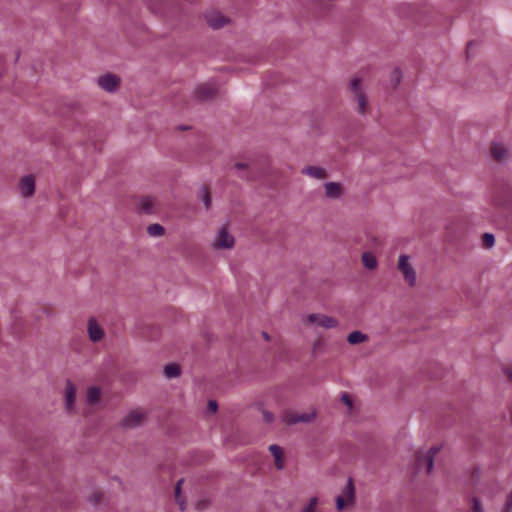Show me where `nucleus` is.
<instances>
[{
    "label": "nucleus",
    "mask_w": 512,
    "mask_h": 512,
    "mask_svg": "<svg viewBox=\"0 0 512 512\" xmlns=\"http://www.w3.org/2000/svg\"><path fill=\"white\" fill-rule=\"evenodd\" d=\"M213 251H231L235 248L236 238L229 223H223L215 228L210 240Z\"/></svg>",
    "instance_id": "obj_1"
},
{
    "label": "nucleus",
    "mask_w": 512,
    "mask_h": 512,
    "mask_svg": "<svg viewBox=\"0 0 512 512\" xmlns=\"http://www.w3.org/2000/svg\"><path fill=\"white\" fill-rule=\"evenodd\" d=\"M349 93L351 99L357 105V112L361 115L366 114L369 104L366 95L364 80L362 77L354 75L349 80Z\"/></svg>",
    "instance_id": "obj_2"
},
{
    "label": "nucleus",
    "mask_w": 512,
    "mask_h": 512,
    "mask_svg": "<svg viewBox=\"0 0 512 512\" xmlns=\"http://www.w3.org/2000/svg\"><path fill=\"white\" fill-rule=\"evenodd\" d=\"M302 323L307 327H321L326 330L339 327L337 318L324 313H308L302 316Z\"/></svg>",
    "instance_id": "obj_3"
},
{
    "label": "nucleus",
    "mask_w": 512,
    "mask_h": 512,
    "mask_svg": "<svg viewBox=\"0 0 512 512\" xmlns=\"http://www.w3.org/2000/svg\"><path fill=\"white\" fill-rule=\"evenodd\" d=\"M397 269L403 276L404 281L410 287H414L417 283V271L414 266L413 259L408 254H400L397 260Z\"/></svg>",
    "instance_id": "obj_4"
},
{
    "label": "nucleus",
    "mask_w": 512,
    "mask_h": 512,
    "mask_svg": "<svg viewBox=\"0 0 512 512\" xmlns=\"http://www.w3.org/2000/svg\"><path fill=\"white\" fill-rule=\"evenodd\" d=\"M36 176L34 174H25L21 176L17 183V191L22 199H31L36 193Z\"/></svg>",
    "instance_id": "obj_5"
},
{
    "label": "nucleus",
    "mask_w": 512,
    "mask_h": 512,
    "mask_svg": "<svg viewBox=\"0 0 512 512\" xmlns=\"http://www.w3.org/2000/svg\"><path fill=\"white\" fill-rule=\"evenodd\" d=\"M355 502V489L352 480L349 479L342 489L341 493L336 498V508L338 511H342L346 508H350Z\"/></svg>",
    "instance_id": "obj_6"
},
{
    "label": "nucleus",
    "mask_w": 512,
    "mask_h": 512,
    "mask_svg": "<svg viewBox=\"0 0 512 512\" xmlns=\"http://www.w3.org/2000/svg\"><path fill=\"white\" fill-rule=\"evenodd\" d=\"M147 419V412L142 408L130 410L121 420V426L132 429L141 426Z\"/></svg>",
    "instance_id": "obj_7"
},
{
    "label": "nucleus",
    "mask_w": 512,
    "mask_h": 512,
    "mask_svg": "<svg viewBox=\"0 0 512 512\" xmlns=\"http://www.w3.org/2000/svg\"><path fill=\"white\" fill-rule=\"evenodd\" d=\"M121 77L114 74L107 72L103 75H100L96 79V84L100 89L107 93H116L120 86H121Z\"/></svg>",
    "instance_id": "obj_8"
},
{
    "label": "nucleus",
    "mask_w": 512,
    "mask_h": 512,
    "mask_svg": "<svg viewBox=\"0 0 512 512\" xmlns=\"http://www.w3.org/2000/svg\"><path fill=\"white\" fill-rule=\"evenodd\" d=\"M77 388L72 381L67 380L64 388L65 410L72 414L76 411Z\"/></svg>",
    "instance_id": "obj_9"
},
{
    "label": "nucleus",
    "mask_w": 512,
    "mask_h": 512,
    "mask_svg": "<svg viewBox=\"0 0 512 512\" xmlns=\"http://www.w3.org/2000/svg\"><path fill=\"white\" fill-rule=\"evenodd\" d=\"M323 189L325 198L329 200H340L345 195V187L340 182H326Z\"/></svg>",
    "instance_id": "obj_10"
},
{
    "label": "nucleus",
    "mask_w": 512,
    "mask_h": 512,
    "mask_svg": "<svg viewBox=\"0 0 512 512\" xmlns=\"http://www.w3.org/2000/svg\"><path fill=\"white\" fill-rule=\"evenodd\" d=\"M87 335L91 342L97 343L104 339L105 331L95 318H89L87 322Z\"/></svg>",
    "instance_id": "obj_11"
},
{
    "label": "nucleus",
    "mask_w": 512,
    "mask_h": 512,
    "mask_svg": "<svg viewBox=\"0 0 512 512\" xmlns=\"http://www.w3.org/2000/svg\"><path fill=\"white\" fill-rule=\"evenodd\" d=\"M490 154L497 162H504L509 158V149L505 143L494 140L490 145Z\"/></svg>",
    "instance_id": "obj_12"
},
{
    "label": "nucleus",
    "mask_w": 512,
    "mask_h": 512,
    "mask_svg": "<svg viewBox=\"0 0 512 512\" xmlns=\"http://www.w3.org/2000/svg\"><path fill=\"white\" fill-rule=\"evenodd\" d=\"M439 448L432 447L428 451L422 453L417 458L418 468L425 470L427 473H430L433 470V459L434 456L438 453Z\"/></svg>",
    "instance_id": "obj_13"
},
{
    "label": "nucleus",
    "mask_w": 512,
    "mask_h": 512,
    "mask_svg": "<svg viewBox=\"0 0 512 512\" xmlns=\"http://www.w3.org/2000/svg\"><path fill=\"white\" fill-rule=\"evenodd\" d=\"M302 174H304L310 178L316 179V180H324L328 176L327 170L324 167L315 166V165H311V166H307V167L303 168Z\"/></svg>",
    "instance_id": "obj_14"
},
{
    "label": "nucleus",
    "mask_w": 512,
    "mask_h": 512,
    "mask_svg": "<svg viewBox=\"0 0 512 512\" xmlns=\"http://www.w3.org/2000/svg\"><path fill=\"white\" fill-rule=\"evenodd\" d=\"M102 389L98 386H90L86 389L85 401L88 405L94 406L100 403Z\"/></svg>",
    "instance_id": "obj_15"
},
{
    "label": "nucleus",
    "mask_w": 512,
    "mask_h": 512,
    "mask_svg": "<svg viewBox=\"0 0 512 512\" xmlns=\"http://www.w3.org/2000/svg\"><path fill=\"white\" fill-rule=\"evenodd\" d=\"M215 92H216V89L213 86L203 84V85H199L195 89L194 94H195V97L198 99L207 100L210 97H212L215 94Z\"/></svg>",
    "instance_id": "obj_16"
},
{
    "label": "nucleus",
    "mask_w": 512,
    "mask_h": 512,
    "mask_svg": "<svg viewBox=\"0 0 512 512\" xmlns=\"http://www.w3.org/2000/svg\"><path fill=\"white\" fill-rule=\"evenodd\" d=\"M368 340L369 336L359 330L352 331L347 335V342L350 345L366 343Z\"/></svg>",
    "instance_id": "obj_17"
},
{
    "label": "nucleus",
    "mask_w": 512,
    "mask_h": 512,
    "mask_svg": "<svg viewBox=\"0 0 512 512\" xmlns=\"http://www.w3.org/2000/svg\"><path fill=\"white\" fill-rule=\"evenodd\" d=\"M361 260L363 266L368 270H375L378 267V260L372 252H363L361 255Z\"/></svg>",
    "instance_id": "obj_18"
},
{
    "label": "nucleus",
    "mask_w": 512,
    "mask_h": 512,
    "mask_svg": "<svg viewBox=\"0 0 512 512\" xmlns=\"http://www.w3.org/2000/svg\"><path fill=\"white\" fill-rule=\"evenodd\" d=\"M327 350V343L322 336L316 337L311 344V351L314 355H321Z\"/></svg>",
    "instance_id": "obj_19"
},
{
    "label": "nucleus",
    "mask_w": 512,
    "mask_h": 512,
    "mask_svg": "<svg viewBox=\"0 0 512 512\" xmlns=\"http://www.w3.org/2000/svg\"><path fill=\"white\" fill-rule=\"evenodd\" d=\"M269 451L271 452L272 456L274 457L275 466L277 467V469H282L284 466V462H283L281 447L274 444L269 447Z\"/></svg>",
    "instance_id": "obj_20"
},
{
    "label": "nucleus",
    "mask_w": 512,
    "mask_h": 512,
    "mask_svg": "<svg viewBox=\"0 0 512 512\" xmlns=\"http://www.w3.org/2000/svg\"><path fill=\"white\" fill-rule=\"evenodd\" d=\"M207 22L212 28L217 29L222 27L226 23V20L219 14H209L207 15Z\"/></svg>",
    "instance_id": "obj_21"
},
{
    "label": "nucleus",
    "mask_w": 512,
    "mask_h": 512,
    "mask_svg": "<svg viewBox=\"0 0 512 512\" xmlns=\"http://www.w3.org/2000/svg\"><path fill=\"white\" fill-rule=\"evenodd\" d=\"M180 373V366L176 363H170L164 367V375L169 379L180 376Z\"/></svg>",
    "instance_id": "obj_22"
},
{
    "label": "nucleus",
    "mask_w": 512,
    "mask_h": 512,
    "mask_svg": "<svg viewBox=\"0 0 512 512\" xmlns=\"http://www.w3.org/2000/svg\"><path fill=\"white\" fill-rule=\"evenodd\" d=\"M147 232L152 237H160L165 233V229L160 224H152L147 228Z\"/></svg>",
    "instance_id": "obj_23"
},
{
    "label": "nucleus",
    "mask_w": 512,
    "mask_h": 512,
    "mask_svg": "<svg viewBox=\"0 0 512 512\" xmlns=\"http://www.w3.org/2000/svg\"><path fill=\"white\" fill-rule=\"evenodd\" d=\"M317 414L315 410H310L303 413H298L299 423H310L316 418Z\"/></svg>",
    "instance_id": "obj_24"
},
{
    "label": "nucleus",
    "mask_w": 512,
    "mask_h": 512,
    "mask_svg": "<svg viewBox=\"0 0 512 512\" xmlns=\"http://www.w3.org/2000/svg\"><path fill=\"white\" fill-rule=\"evenodd\" d=\"M282 421L286 424H297L299 423L298 420V413L292 412V411H286L282 415Z\"/></svg>",
    "instance_id": "obj_25"
},
{
    "label": "nucleus",
    "mask_w": 512,
    "mask_h": 512,
    "mask_svg": "<svg viewBox=\"0 0 512 512\" xmlns=\"http://www.w3.org/2000/svg\"><path fill=\"white\" fill-rule=\"evenodd\" d=\"M141 207L146 212H151L153 208L155 207V200L151 197H145L141 200Z\"/></svg>",
    "instance_id": "obj_26"
},
{
    "label": "nucleus",
    "mask_w": 512,
    "mask_h": 512,
    "mask_svg": "<svg viewBox=\"0 0 512 512\" xmlns=\"http://www.w3.org/2000/svg\"><path fill=\"white\" fill-rule=\"evenodd\" d=\"M317 505H318V498L312 497L309 499L308 503L303 507L301 512H316Z\"/></svg>",
    "instance_id": "obj_27"
},
{
    "label": "nucleus",
    "mask_w": 512,
    "mask_h": 512,
    "mask_svg": "<svg viewBox=\"0 0 512 512\" xmlns=\"http://www.w3.org/2000/svg\"><path fill=\"white\" fill-rule=\"evenodd\" d=\"M483 245L491 249L495 245V237L491 233H485L482 237Z\"/></svg>",
    "instance_id": "obj_28"
},
{
    "label": "nucleus",
    "mask_w": 512,
    "mask_h": 512,
    "mask_svg": "<svg viewBox=\"0 0 512 512\" xmlns=\"http://www.w3.org/2000/svg\"><path fill=\"white\" fill-rule=\"evenodd\" d=\"M183 483V480H179L177 482V485L175 487V498H176V501L178 502L179 504V507L181 510H184V502L182 501L181 499V484Z\"/></svg>",
    "instance_id": "obj_29"
},
{
    "label": "nucleus",
    "mask_w": 512,
    "mask_h": 512,
    "mask_svg": "<svg viewBox=\"0 0 512 512\" xmlns=\"http://www.w3.org/2000/svg\"><path fill=\"white\" fill-rule=\"evenodd\" d=\"M234 168L237 172L246 171L248 169V164L245 162H237L235 163Z\"/></svg>",
    "instance_id": "obj_30"
},
{
    "label": "nucleus",
    "mask_w": 512,
    "mask_h": 512,
    "mask_svg": "<svg viewBox=\"0 0 512 512\" xmlns=\"http://www.w3.org/2000/svg\"><path fill=\"white\" fill-rule=\"evenodd\" d=\"M263 418H264V421L267 423H271L274 420L273 414L269 411H263Z\"/></svg>",
    "instance_id": "obj_31"
},
{
    "label": "nucleus",
    "mask_w": 512,
    "mask_h": 512,
    "mask_svg": "<svg viewBox=\"0 0 512 512\" xmlns=\"http://www.w3.org/2000/svg\"><path fill=\"white\" fill-rule=\"evenodd\" d=\"M473 511H474V512H482V511H481V508H480V504H479V502H478V501H476V500H475V501H474V503H473Z\"/></svg>",
    "instance_id": "obj_32"
},
{
    "label": "nucleus",
    "mask_w": 512,
    "mask_h": 512,
    "mask_svg": "<svg viewBox=\"0 0 512 512\" xmlns=\"http://www.w3.org/2000/svg\"><path fill=\"white\" fill-rule=\"evenodd\" d=\"M209 408H210V410L215 412L217 410V403L215 401H210L209 402Z\"/></svg>",
    "instance_id": "obj_33"
},
{
    "label": "nucleus",
    "mask_w": 512,
    "mask_h": 512,
    "mask_svg": "<svg viewBox=\"0 0 512 512\" xmlns=\"http://www.w3.org/2000/svg\"><path fill=\"white\" fill-rule=\"evenodd\" d=\"M507 508L508 509L512 508V490H511V493H510L508 501H507Z\"/></svg>",
    "instance_id": "obj_34"
},
{
    "label": "nucleus",
    "mask_w": 512,
    "mask_h": 512,
    "mask_svg": "<svg viewBox=\"0 0 512 512\" xmlns=\"http://www.w3.org/2000/svg\"><path fill=\"white\" fill-rule=\"evenodd\" d=\"M101 498H102V494H101L100 492H96V493L94 494V501H95V502L100 501V500H101Z\"/></svg>",
    "instance_id": "obj_35"
},
{
    "label": "nucleus",
    "mask_w": 512,
    "mask_h": 512,
    "mask_svg": "<svg viewBox=\"0 0 512 512\" xmlns=\"http://www.w3.org/2000/svg\"><path fill=\"white\" fill-rule=\"evenodd\" d=\"M394 75L396 77V84L399 82L400 79V73L398 71H394Z\"/></svg>",
    "instance_id": "obj_36"
},
{
    "label": "nucleus",
    "mask_w": 512,
    "mask_h": 512,
    "mask_svg": "<svg viewBox=\"0 0 512 512\" xmlns=\"http://www.w3.org/2000/svg\"><path fill=\"white\" fill-rule=\"evenodd\" d=\"M262 336H263V338H264L266 341H269V340H270V336L268 335V333L263 332V333H262Z\"/></svg>",
    "instance_id": "obj_37"
}]
</instances>
